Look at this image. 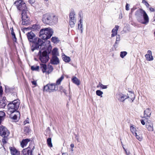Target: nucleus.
Returning a JSON list of instances; mask_svg holds the SVG:
<instances>
[{"mask_svg": "<svg viewBox=\"0 0 155 155\" xmlns=\"http://www.w3.org/2000/svg\"><path fill=\"white\" fill-rule=\"evenodd\" d=\"M48 44H50V41L48 40L47 41ZM42 46L40 47L39 51L38 54V57L39 61L42 63L40 64L41 68H53L52 65H48L49 67H47L46 63L49 61L50 58L49 54L51 53L52 46L50 44L45 48L44 47L41 48Z\"/></svg>", "mask_w": 155, "mask_h": 155, "instance_id": "obj_1", "label": "nucleus"}, {"mask_svg": "<svg viewBox=\"0 0 155 155\" xmlns=\"http://www.w3.org/2000/svg\"><path fill=\"white\" fill-rule=\"evenodd\" d=\"M26 35L30 43L33 44L31 46L32 51L33 52L35 50H39L40 47L44 45L45 42L40 38L35 37L36 35L32 31L28 32Z\"/></svg>", "mask_w": 155, "mask_h": 155, "instance_id": "obj_2", "label": "nucleus"}, {"mask_svg": "<svg viewBox=\"0 0 155 155\" xmlns=\"http://www.w3.org/2000/svg\"><path fill=\"white\" fill-rule=\"evenodd\" d=\"M137 20L141 24L146 25L149 21L148 16L146 12L142 8L138 9L135 13Z\"/></svg>", "mask_w": 155, "mask_h": 155, "instance_id": "obj_3", "label": "nucleus"}, {"mask_svg": "<svg viewBox=\"0 0 155 155\" xmlns=\"http://www.w3.org/2000/svg\"><path fill=\"white\" fill-rule=\"evenodd\" d=\"M53 33V30L50 28H43L40 31L39 36L41 38V39L45 41L51 38Z\"/></svg>", "mask_w": 155, "mask_h": 155, "instance_id": "obj_4", "label": "nucleus"}, {"mask_svg": "<svg viewBox=\"0 0 155 155\" xmlns=\"http://www.w3.org/2000/svg\"><path fill=\"white\" fill-rule=\"evenodd\" d=\"M54 18L55 23L57 21L55 15L49 13H47L43 15L42 20L43 22L45 24L50 25L53 22Z\"/></svg>", "mask_w": 155, "mask_h": 155, "instance_id": "obj_5", "label": "nucleus"}, {"mask_svg": "<svg viewBox=\"0 0 155 155\" xmlns=\"http://www.w3.org/2000/svg\"><path fill=\"white\" fill-rule=\"evenodd\" d=\"M20 104V101L18 99L15 100L8 104V111L13 113L16 111L19 107Z\"/></svg>", "mask_w": 155, "mask_h": 155, "instance_id": "obj_6", "label": "nucleus"}, {"mask_svg": "<svg viewBox=\"0 0 155 155\" xmlns=\"http://www.w3.org/2000/svg\"><path fill=\"white\" fill-rule=\"evenodd\" d=\"M35 148L34 144L31 143L28 147L23 149L21 155H32V151Z\"/></svg>", "mask_w": 155, "mask_h": 155, "instance_id": "obj_7", "label": "nucleus"}, {"mask_svg": "<svg viewBox=\"0 0 155 155\" xmlns=\"http://www.w3.org/2000/svg\"><path fill=\"white\" fill-rule=\"evenodd\" d=\"M56 86L54 83L48 84L44 86V91L49 92H53L58 89V87L56 89Z\"/></svg>", "mask_w": 155, "mask_h": 155, "instance_id": "obj_8", "label": "nucleus"}, {"mask_svg": "<svg viewBox=\"0 0 155 155\" xmlns=\"http://www.w3.org/2000/svg\"><path fill=\"white\" fill-rule=\"evenodd\" d=\"M14 5H15L17 9L19 11L25 8V5L26 6V3L24 2L23 0H16L14 2Z\"/></svg>", "mask_w": 155, "mask_h": 155, "instance_id": "obj_9", "label": "nucleus"}, {"mask_svg": "<svg viewBox=\"0 0 155 155\" xmlns=\"http://www.w3.org/2000/svg\"><path fill=\"white\" fill-rule=\"evenodd\" d=\"M9 134V132L5 127L0 126V135L2 137H8Z\"/></svg>", "mask_w": 155, "mask_h": 155, "instance_id": "obj_10", "label": "nucleus"}, {"mask_svg": "<svg viewBox=\"0 0 155 155\" xmlns=\"http://www.w3.org/2000/svg\"><path fill=\"white\" fill-rule=\"evenodd\" d=\"M25 6V8L21 9V20H24V17H26V19H29V17L28 15H27V12L28 11V8L26 6Z\"/></svg>", "mask_w": 155, "mask_h": 155, "instance_id": "obj_11", "label": "nucleus"}, {"mask_svg": "<svg viewBox=\"0 0 155 155\" xmlns=\"http://www.w3.org/2000/svg\"><path fill=\"white\" fill-rule=\"evenodd\" d=\"M117 98L118 100L120 102L124 101L125 99L127 98L126 95L122 94L121 93H119L116 95Z\"/></svg>", "mask_w": 155, "mask_h": 155, "instance_id": "obj_12", "label": "nucleus"}, {"mask_svg": "<svg viewBox=\"0 0 155 155\" xmlns=\"http://www.w3.org/2000/svg\"><path fill=\"white\" fill-rule=\"evenodd\" d=\"M50 62L52 64L57 65L59 64L60 61L57 56H52L50 59Z\"/></svg>", "mask_w": 155, "mask_h": 155, "instance_id": "obj_13", "label": "nucleus"}, {"mask_svg": "<svg viewBox=\"0 0 155 155\" xmlns=\"http://www.w3.org/2000/svg\"><path fill=\"white\" fill-rule=\"evenodd\" d=\"M146 127L148 131H153V126L152 122L150 120L147 121L146 124Z\"/></svg>", "mask_w": 155, "mask_h": 155, "instance_id": "obj_14", "label": "nucleus"}, {"mask_svg": "<svg viewBox=\"0 0 155 155\" xmlns=\"http://www.w3.org/2000/svg\"><path fill=\"white\" fill-rule=\"evenodd\" d=\"M151 113V109L148 108L144 111V117L147 119H148L150 116Z\"/></svg>", "mask_w": 155, "mask_h": 155, "instance_id": "obj_15", "label": "nucleus"}, {"mask_svg": "<svg viewBox=\"0 0 155 155\" xmlns=\"http://www.w3.org/2000/svg\"><path fill=\"white\" fill-rule=\"evenodd\" d=\"M11 155H20V152L15 147H9Z\"/></svg>", "mask_w": 155, "mask_h": 155, "instance_id": "obj_16", "label": "nucleus"}, {"mask_svg": "<svg viewBox=\"0 0 155 155\" xmlns=\"http://www.w3.org/2000/svg\"><path fill=\"white\" fill-rule=\"evenodd\" d=\"M147 54L145 55V57L147 60L148 61H151L153 60V58L152 55L151 51L150 50H148Z\"/></svg>", "mask_w": 155, "mask_h": 155, "instance_id": "obj_17", "label": "nucleus"}, {"mask_svg": "<svg viewBox=\"0 0 155 155\" xmlns=\"http://www.w3.org/2000/svg\"><path fill=\"white\" fill-rule=\"evenodd\" d=\"M127 98H129V101L132 102L133 101L135 98L134 94L132 92H129V94H127Z\"/></svg>", "mask_w": 155, "mask_h": 155, "instance_id": "obj_18", "label": "nucleus"}, {"mask_svg": "<svg viewBox=\"0 0 155 155\" xmlns=\"http://www.w3.org/2000/svg\"><path fill=\"white\" fill-rule=\"evenodd\" d=\"M120 40V36L119 35H117L116 36V38L114 44L113 45L115 49H116L118 47V45L119 43Z\"/></svg>", "mask_w": 155, "mask_h": 155, "instance_id": "obj_19", "label": "nucleus"}, {"mask_svg": "<svg viewBox=\"0 0 155 155\" xmlns=\"http://www.w3.org/2000/svg\"><path fill=\"white\" fill-rule=\"evenodd\" d=\"M20 113L18 111H17L15 114H13L12 113L10 115V117L11 118L14 120H16L18 117H20Z\"/></svg>", "mask_w": 155, "mask_h": 155, "instance_id": "obj_20", "label": "nucleus"}, {"mask_svg": "<svg viewBox=\"0 0 155 155\" xmlns=\"http://www.w3.org/2000/svg\"><path fill=\"white\" fill-rule=\"evenodd\" d=\"M30 141V140L28 139H26L22 140L21 143V147L23 148L26 146L28 143Z\"/></svg>", "mask_w": 155, "mask_h": 155, "instance_id": "obj_21", "label": "nucleus"}, {"mask_svg": "<svg viewBox=\"0 0 155 155\" xmlns=\"http://www.w3.org/2000/svg\"><path fill=\"white\" fill-rule=\"evenodd\" d=\"M32 28L31 31H39V29L40 28V26L39 25L36 24H34L31 25Z\"/></svg>", "mask_w": 155, "mask_h": 155, "instance_id": "obj_22", "label": "nucleus"}, {"mask_svg": "<svg viewBox=\"0 0 155 155\" xmlns=\"http://www.w3.org/2000/svg\"><path fill=\"white\" fill-rule=\"evenodd\" d=\"M63 60L66 63H68L71 61L70 57L65 55L64 54L62 56Z\"/></svg>", "mask_w": 155, "mask_h": 155, "instance_id": "obj_23", "label": "nucleus"}, {"mask_svg": "<svg viewBox=\"0 0 155 155\" xmlns=\"http://www.w3.org/2000/svg\"><path fill=\"white\" fill-rule=\"evenodd\" d=\"M24 20H21L22 21V25L25 26L29 25L30 21L29 19H26V17H24Z\"/></svg>", "mask_w": 155, "mask_h": 155, "instance_id": "obj_24", "label": "nucleus"}, {"mask_svg": "<svg viewBox=\"0 0 155 155\" xmlns=\"http://www.w3.org/2000/svg\"><path fill=\"white\" fill-rule=\"evenodd\" d=\"M58 48H54L52 50L51 53H52V56H59V54L58 51Z\"/></svg>", "mask_w": 155, "mask_h": 155, "instance_id": "obj_25", "label": "nucleus"}, {"mask_svg": "<svg viewBox=\"0 0 155 155\" xmlns=\"http://www.w3.org/2000/svg\"><path fill=\"white\" fill-rule=\"evenodd\" d=\"M135 136L136 138L139 141H141L142 139V134L141 132L139 131L137 133H135Z\"/></svg>", "mask_w": 155, "mask_h": 155, "instance_id": "obj_26", "label": "nucleus"}, {"mask_svg": "<svg viewBox=\"0 0 155 155\" xmlns=\"http://www.w3.org/2000/svg\"><path fill=\"white\" fill-rule=\"evenodd\" d=\"M75 15L74 10L73 9H71V12L69 14V20H74Z\"/></svg>", "mask_w": 155, "mask_h": 155, "instance_id": "obj_27", "label": "nucleus"}, {"mask_svg": "<svg viewBox=\"0 0 155 155\" xmlns=\"http://www.w3.org/2000/svg\"><path fill=\"white\" fill-rule=\"evenodd\" d=\"M42 71L43 73L45 74H49L53 70V68H42Z\"/></svg>", "mask_w": 155, "mask_h": 155, "instance_id": "obj_28", "label": "nucleus"}, {"mask_svg": "<svg viewBox=\"0 0 155 155\" xmlns=\"http://www.w3.org/2000/svg\"><path fill=\"white\" fill-rule=\"evenodd\" d=\"M72 81L73 83L77 85H80V81L76 77H74L72 78Z\"/></svg>", "mask_w": 155, "mask_h": 155, "instance_id": "obj_29", "label": "nucleus"}, {"mask_svg": "<svg viewBox=\"0 0 155 155\" xmlns=\"http://www.w3.org/2000/svg\"><path fill=\"white\" fill-rule=\"evenodd\" d=\"M6 105V101L5 100H0V108H4Z\"/></svg>", "mask_w": 155, "mask_h": 155, "instance_id": "obj_30", "label": "nucleus"}, {"mask_svg": "<svg viewBox=\"0 0 155 155\" xmlns=\"http://www.w3.org/2000/svg\"><path fill=\"white\" fill-rule=\"evenodd\" d=\"M51 41L54 43H58L60 41L58 38L56 36L52 37L51 38Z\"/></svg>", "mask_w": 155, "mask_h": 155, "instance_id": "obj_31", "label": "nucleus"}, {"mask_svg": "<svg viewBox=\"0 0 155 155\" xmlns=\"http://www.w3.org/2000/svg\"><path fill=\"white\" fill-rule=\"evenodd\" d=\"M130 130L133 134H135V133H137L135 127L133 125H131L130 126Z\"/></svg>", "mask_w": 155, "mask_h": 155, "instance_id": "obj_32", "label": "nucleus"}, {"mask_svg": "<svg viewBox=\"0 0 155 155\" xmlns=\"http://www.w3.org/2000/svg\"><path fill=\"white\" fill-rule=\"evenodd\" d=\"M47 143L48 146L50 147H53L52 144L51 143V138H49L47 139Z\"/></svg>", "mask_w": 155, "mask_h": 155, "instance_id": "obj_33", "label": "nucleus"}, {"mask_svg": "<svg viewBox=\"0 0 155 155\" xmlns=\"http://www.w3.org/2000/svg\"><path fill=\"white\" fill-rule=\"evenodd\" d=\"M97 87H100L102 89H105L107 88V85H104L100 82L97 85Z\"/></svg>", "mask_w": 155, "mask_h": 155, "instance_id": "obj_34", "label": "nucleus"}, {"mask_svg": "<svg viewBox=\"0 0 155 155\" xmlns=\"http://www.w3.org/2000/svg\"><path fill=\"white\" fill-rule=\"evenodd\" d=\"M64 77L63 75L61 76V77L59 78L56 81V85H59L60 84L61 81L64 79Z\"/></svg>", "mask_w": 155, "mask_h": 155, "instance_id": "obj_35", "label": "nucleus"}, {"mask_svg": "<svg viewBox=\"0 0 155 155\" xmlns=\"http://www.w3.org/2000/svg\"><path fill=\"white\" fill-rule=\"evenodd\" d=\"M127 54V52L126 51H121L120 53V56L122 58H124Z\"/></svg>", "mask_w": 155, "mask_h": 155, "instance_id": "obj_36", "label": "nucleus"}, {"mask_svg": "<svg viewBox=\"0 0 155 155\" xmlns=\"http://www.w3.org/2000/svg\"><path fill=\"white\" fill-rule=\"evenodd\" d=\"M119 27V26L118 25H116L115 28H114L112 30L111 32L112 33H115V32H117V31Z\"/></svg>", "mask_w": 155, "mask_h": 155, "instance_id": "obj_37", "label": "nucleus"}, {"mask_svg": "<svg viewBox=\"0 0 155 155\" xmlns=\"http://www.w3.org/2000/svg\"><path fill=\"white\" fill-rule=\"evenodd\" d=\"M5 113L2 111H0V118L4 120L5 116Z\"/></svg>", "mask_w": 155, "mask_h": 155, "instance_id": "obj_38", "label": "nucleus"}, {"mask_svg": "<svg viewBox=\"0 0 155 155\" xmlns=\"http://www.w3.org/2000/svg\"><path fill=\"white\" fill-rule=\"evenodd\" d=\"M96 94L97 95L101 96V97H102V94H103V92L100 90H97L96 91Z\"/></svg>", "mask_w": 155, "mask_h": 155, "instance_id": "obj_39", "label": "nucleus"}, {"mask_svg": "<svg viewBox=\"0 0 155 155\" xmlns=\"http://www.w3.org/2000/svg\"><path fill=\"white\" fill-rule=\"evenodd\" d=\"M74 20H69L70 25L71 28H73L74 26L75 22L73 21Z\"/></svg>", "mask_w": 155, "mask_h": 155, "instance_id": "obj_40", "label": "nucleus"}, {"mask_svg": "<svg viewBox=\"0 0 155 155\" xmlns=\"http://www.w3.org/2000/svg\"><path fill=\"white\" fill-rule=\"evenodd\" d=\"M3 137V138H2V141L3 144H5L6 143V140H7V137Z\"/></svg>", "mask_w": 155, "mask_h": 155, "instance_id": "obj_41", "label": "nucleus"}, {"mask_svg": "<svg viewBox=\"0 0 155 155\" xmlns=\"http://www.w3.org/2000/svg\"><path fill=\"white\" fill-rule=\"evenodd\" d=\"M12 36L13 38V41L15 42H17V38H16L15 34L14 35H12Z\"/></svg>", "mask_w": 155, "mask_h": 155, "instance_id": "obj_42", "label": "nucleus"}, {"mask_svg": "<svg viewBox=\"0 0 155 155\" xmlns=\"http://www.w3.org/2000/svg\"><path fill=\"white\" fill-rule=\"evenodd\" d=\"M25 132V133H28L29 132V128L27 127H24V129Z\"/></svg>", "mask_w": 155, "mask_h": 155, "instance_id": "obj_43", "label": "nucleus"}, {"mask_svg": "<svg viewBox=\"0 0 155 155\" xmlns=\"http://www.w3.org/2000/svg\"><path fill=\"white\" fill-rule=\"evenodd\" d=\"M79 23L78 24V29H79V27L80 26V25L83 24H82V20L81 18V19H80V20H79Z\"/></svg>", "mask_w": 155, "mask_h": 155, "instance_id": "obj_44", "label": "nucleus"}, {"mask_svg": "<svg viewBox=\"0 0 155 155\" xmlns=\"http://www.w3.org/2000/svg\"><path fill=\"white\" fill-rule=\"evenodd\" d=\"M31 26H29L27 28H23V30H31Z\"/></svg>", "mask_w": 155, "mask_h": 155, "instance_id": "obj_45", "label": "nucleus"}, {"mask_svg": "<svg viewBox=\"0 0 155 155\" xmlns=\"http://www.w3.org/2000/svg\"><path fill=\"white\" fill-rule=\"evenodd\" d=\"M129 4L127 3L125 6V9L127 11H128L129 10Z\"/></svg>", "mask_w": 155, "mask_h": 155, "instance_id": "obj_46", "label": "nucleus"}, {"mask_svg": "<svg viewBox=\"0 0 155 155\" xmlns=\"http://www.w3.org/2000/svg\"><path fill=\"white\" fill-rule=\"evenodd\" d=\"M135 9L136 8H131V10L130 12L129 13V17H130L132 13H133V12H134V10H135Z\"/></svg>", "mask_w": 155, "mask_h": 155, "instance_id": "obj_47", "label": "nucleus"}, {"mask_svg": "<svg viewBox=\"0 0 155 155\" xmlns=\"http://www.w3.org/2000/svg\"><path fill=\"white\" fill-rule=\"evenodd\" d=\"M29 3L31 4H33L35 2V0H28Z\"/></svg>", "mask_w": 155, "mask_h": 155, "instance_id": "obj_48", "label": "nucleus"}, {"mask_svg": "<svg viewBox=\"0 0 155 155\" xmlns=\"http://www.w3.org/2000/svg\"><path fill=\"white\" fill-rule=\"evenodd\" d=\"M10 30L11 31V35H14L15 34V33L14 31L13 28V27H12V28H10Z\"/></svg>", "mask_w": 155, "mask_h": 155, "instance_id": "obj_49", "label": "nucleus"}, {"mask_svg": "<svg viewBox=\"0 0 155 155\" xmlns=\"http://www.w3.org/2000/svg\"><path fill=\"white\" fill-rule=\"evenodd\" d=\"M80 25V27H79V28L78 29H79L81 30V33H82L83 32V28H82L83 24Z\"/></svg>", "mask_w": 155, "mask_h": 155, "instance_id": "obj_50", "label": "nucleus"}, {"mask_svg": "<svg viewBox=\"0 0 155 155\" xmlns=\"http://www.w3.org/2000/svg\"><path fill=\"white\" fill-rule=\"evenodd\" d=\"M3 91L1 86H0V97L2 95Z\"/></svg>", "mask_w": 155, "mask_h": 155, "instance_id": "obj_51", "label": "nucleus"}, {"mask_svg": "<svg viewBox=\"0 0 155 155\" xmlns=\"http://www.w3.org/2000/svg\"><path fill=\"white\" fill-rule=\"evenodd\" d=\"M149 9L151 12H154L155 11L154 9L152 7L149 8Z\"/></svg>", "mask_w": 155, "mask_h": 155, "instance_id": "obj_52", "label": "nucleus"}, {"mask_svg": "<svg viewBox=\"0 0 155 155\" xmlns=\"http://www.w3.org/2000/svg\"><path fill=\"white\" fill-rule=\"evenodd\" d=\"M32 71H39V68H31Z\"/></svg>", "mask_w": 155, "mask_h": 155, "instance_id": "obj_53", "label": "nucleus"}, {"mask_svg": "<svg viewBox=\"0 0 155 155\" xmlns=\"http://www.w3.org/2000/svg\"><path fill=\"white\" fill-rule=\"evenodd\" d=\"M117 32H115V33H112L111 34V37H113L115 36V35H117Z\"/></svg>", "mask_w": 155, "mask_h": 155, "instance_id": "obj_54", "label": "nucleus"}, {"mask_svg": "<svg viewBox=\"0 0 155 155\" xmlns=\"http://www.w3.org/2000/svg\"><path fill=\"white\" fill-rule=\"evenodd\" d=\"M31 83L33 85H37V83L36 81H31Z\"/></svg>", "mask_w": 155, "mask_h": 155, "instance_id": "obj_55", "label": "nucleus"}, {"mask_svg": "<svg viewBox=\"0 0 155 155\" xmlns=\"http://www.w3.org/2000/svg\"><path fill=\"white\" fill-rule=\"evenodd\" d=\"M29 122L28 121V118H27V119H26L24 122V124H26L27 123H29Z\"/></svg>", "mask_w": 155, "mask_h": 155, "instance_id": "obj_56", "label": "nucleus"}, {"mask_svg": "<svg viewBox=\"0 0 155 155\" xmlns=\"http://www.w3.org/2000/svg\"><path fill=\"white\" fill-rule=\"evenodd\" d=\"M123 148L124 150L126 151V154L127 155H129L130 153V152L129 151H128V152H127L126 151V149L124 148V147H123Z\"/></svg>", "mask_w": 155, "mask_h": 155, "instance_id": "obj_57", "label": "nucleus"}, {"mask_svg": "<svg viewBox=\"0 0 155 155\" xmlns=\"http://www.w3.org/2000/svg\"><path fill=\"white\" fill-rule=\"evenodd\" d=\"M140 121H141V123L143 125H144L145 124V122L144 121V120H141Z\"/></svg>", "mask_w": 155, "mask_h": 155, "instance_id": "obj_58", "label": "nucleus"}, {"mask_svg": "<svg viewBox=\"0 0 155 155\" xmlns=\"http://www.w3.org/2000/svg\"><path fill=\"white\" fill-rule=\"evenodd\" d=\"M142 3L144 4L145 5L146 4V3H147V2L145 0H142Z\"/></svg>", "mask_w": 155, "mask_h": 155, "instance_id": "obj_59", "label": "nucleus"}, {"mask_svg": "<svg viewBox=\"0 0 155 155\" xmlns=\"http://www.w3.org/2000/svg\"><path fill=\"white\" fill-rule=\"evenodd\" d=\"M147 7L149 8V7L150 6V5H149V4L147 2V3H146V4L145 5Z\"/></svg>", "mask_w": 155, "mask_h": 155, "instance_id": "obj_60", "label": "nucleus"}, {"mask_svg": "<svg viewBox=\"0 0 155 155\" xmlns=\"http://www.w3.org/2000/svg\"><path fill=\"white\" fill-rule=\"evenodd\" d=\"M71 147L72 148V149L74 147V144H71Z\"/></svg>", "mask_w": 155, "mask_h": 155, "instance_id": "obj_61", "label": "nucleus"}, {"mask_svg": "<svg viewBox=\"0 0 155 155\" xmlns=\"http://www.w3.org/2000/svg\"><path fill=\"white\" fill-rule=\"evenodd\" d=\"M41 63H40V64L41 63H42V62H41ZM40 67L39 66L37 65V66H36V67H35V68H40L41 66L40 64Z\"/></svg>", "mask_w": 155, "mask_h": 155, "instance_id": "obj_62", "label": "nucleus"}, {"mask_svg": "<svg viewBox=\"0 0 155 155\" xmlns=\"http://www.w3.org/2000/svg\"><path fill=\"white\" fill-rule=\"evenodd\" d=\"M62 155H68L67 153H63L62 154Z\"/></svg>", "mask_w": 155, "mask_h": 155, "instance_id": "obj_63", "label": "nucleus"}, {"mask_svg": "<svg viewBox=\"0 0 155 155\" xmlns=\"http://www.w3.org/2000/svg\"><path fill=\"white\" fill-rule=\"evenodd\" d=\"M3 120H2V119L0 118V124H1V122Z\"/></svg>", "mask_w": 155, "mask_h": 155, "instance_id": "obj_64", "label": "nucleus"}]
</instances>
